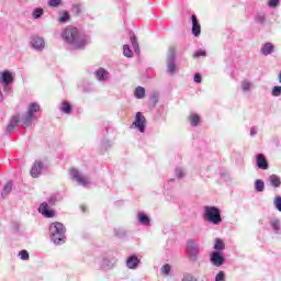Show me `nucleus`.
I'll return each instance as SVG.
<instances>
[{
	"instance_id": "6ab92c4d",
	"label": "nucleus",
	"mask_w": 281,
	"mask_h": 281,
	"mask_svg": "<svg viewBox=\"0 0 281 281\" xmlns=\"http://www.w3.org/2000/svg\"><path fill=\"white\" fill-rule=\"evenodd\" d=\"M58 109L65 115H71L74 111V108L71 106V103H69V101H63L61 103H59Z\"/></svg>"
},
{
	"instance_id": "72a5a7b5",
	"label": "nucleus",
	"mask_w": 281,
	"mask_h": 281,
	"mask_svg": "<svg viewBox=\"0 0 281 281\" xmlns=\"http://www.w3.org/2000/svg\"><path fill=\"white\" fill-rule=\"evenodd\" d=\"M149 101L155 106L157 104V102H159V92L151 93L149 97Z\"/></svg>"
},
{
	"instance_id": "423d86ee",
	"label": "nucleus",
	"mask_w": 281,
	"mask_h": 281,
	"mask_svg": "<svg viewBox=\"0 0 281 281\" xmlns=\"http://www.w3.org/2000/svg\"><path fill=\"white\" fill-rule=\"evenodd\" d=\"M175 71H177V48L170 46L167 53V72L173 76Z\"/></svg>"
},
{
	"instance_id": "603ef678",
	"label": "nucleus",
	"mask_w": 281,
	"mask_h": 281,
	"mask_svg": "<svg viewBox=\"0 0 281 281\" xmlns=\"http://www.w3.org/2000/svg\"><path fill=\"white\" fill-rule=\"evenodd\" d=\"M0 102H3V92L1 91V88H0Z\"/></svg>"
},
{
	"instance_id": "864d4df0",
	"label": "nucleus",
	"mask_w": 281,
	"mask_h": 281,
	"mask_svg": "<svg viewBox=\"0 0 281 281\" xmlns=\"http://www.w3.org/2000/svg\"><path fill=\"white\" fill-rule=\"evenodd\" d=\"M74 8H76L77 12H80V7H78V4H75Z\"/></svg>"
},
{
	"instance_id": "e433bc0d",
	"label": "nucleus",
	"mask_w": 281,
	"mask_h": 281,
	"mask_svg": "<svg viewBox=\"0 0 281 281\" xmlns=\"http://www.w3.org/2000/svg\"><path fill=\"white\" fill-rule=\"evenodd\" d=\"M271 94L273 95V98H280V95H281V86H274L272 88Z\"/></svg>"
},
{
	"instance_id": "aec40b11",
	"label": "nucleus",
	"mask_w": 281,
	"mask_h": 281,
	"mask_svg": "<svg viewBox=\"0 0 281 281\" xmlns=\"http://www.w3.org/2000/svg\"><path fill=\"white\" fill-rule=\"evenodd\" d=\"M274 50H276V46H274L273 43H271V42L265 43V44L262 45V47H261V54H262L263 56H270V54H271L272 52H274Z\"/></svg>"
},
{
	"instance_id": "cd10ccee",
	"label": "nucleus",
	"mask_w": 281,
	"mask_h": 281,
	"mask_svg": "<svg viewBox=\"0 0 281 281\" xmlns=\"http://www.w3.org/2000/svg\"><path fill=\"white\" fill-rule=\"evenodd\" d=\"M255 191L265 192V181L262 179H257L255 181Z\"/></svg>"
},
{
	"instance_id": "5fc2aeb1",
	"label": "nucleus",
	"mask_w": 281,
	"mask_h": 281,
	"mask_svg": "<svg viewBox=\"0 0 281 281\" xmlns=\"http://www.w3.org/2000/svg\"><path fill=\"white\" fill-rule=\"evenodd\" d=\"M279 82L281 83V74L279 75Z\"/></svg>"
},
{
	"instance_id": "3c124183",
	"label": "nucleus",
	"mask_w": 281,
	"mask_h": 281,
	"mask_svg": "<svg viewBox=\"0 0 281 281\" xmlns=\"http://www.w3.org/2000/svg\"><path fill=\"white\" fill-rule=\"evenodd\" d=\"M255 135H258V130L256 127L250 128V137H254Z\"/></svg>"
},
{
	"instance_id": "a18cd8bd",
	"label": "nucleus",
	"mask_w": 281,
	"mask_h": 281,
	"mask_svg": "<svg viewBox=\"0 0 281 281\" xmlns=\"http://www.w3.org/2000/svg\"><path fill=\"white\" fill-rule=\"evenodd\" d=\"M278 5H280V0H270L268 2L269 8H278Z\"/></svg>"
},
{
	"instance_id": "dca6fc26",
	"label": "nucleus",
	"mask_w": 281,
	"mask_h": 281,
	"mask_svg": "<svg viewBox=\"0 0 281 281\" xmlns=\"http://www.w3.org/2000/svg\"><path fill=\"white\" fill-rule=\"evenodd\" d=\"M14 82V77L10 70H4L0 72V83L1 85H12Z\"/></svg>"
},
{
	"instance_id": "f704fd0d",
	"label": "nucleus",
	"mask_w": 281,
	"mask_h": 281,
	"mask_svg": "<svg viewBox=\"0 0 281 281\" xmlns=\"http://www.w3.org/2000/svg\"><path fill=\"white\" fill-rule=\"evenodd\" d=\"M69 19H70L69 11H64L61 16L58 19V21L59 23H67Z\"/></svg>"
},
{
	"instance_id": "ea45409f",
	"label": "nucleus",
	"mask_w": 281,
	"mask_h": 281,
	"mask_svg": "<svg viewBox=\"0 0 281 281\" xmlns=\"http://www.w3.org/2000/svg\"><path fill=\"white\" fill-rule=\"evenodd\" d=\"M171 267L170 265L166 263L165 266L161 267L160 271L164 276H170V271H171Z\"/></svg>"
},
{
	"instance_id": "c85d7f7f",
	"label": "nucleus",
	"mask_w": 281,
	"mask_h": 281,
	"mask_svg": "<svg viewBox=\"0 0 281 281\" xmlns=\"http://www.w3.org/2000/svg\"><path fill=\"white\" fill-rule=\"evenodd\" d=\"M214 249L216 251H223L225 249V243L221 238L215 239Z\"/></svg>"
},
{
	"instance_id": "39448f33",
	"label": "nucleus",
	"mask_w": 281,
	"mask_h": 281,
	"mask_svg": "<svg viewBox=\"0 0 281 281\" xmlns=\"http://www.w3.org/2000/svg\"><path fill=\"white\" fill-rule=\"evenodd\" d=\"M58 201H60V198H58V195L56 194L50 195V198L48 199V203L44 202L40 205L38 207L40 214H42L46 218H54V211L49 210V205H56Z\"/></svg>"
},
{
	"instance_id": "a211bd4d",
	"label": "nucleus",
	"mask_w": 281,
	"mask_h": 281,
	"mask_svg": "<svg viewBox=\"0 0 281 281\" xmlns=\"http://www.w3.org/2000/svg\"><path fill=\"white\" fill-rule=\"evenodd\" d=\"M110 74L104 68H99L94 71V78L99 80V82H108Z\"/></svg>"
},
{
	"instance_id": "8fccbe9b",
	"label": "nucleus",
	"mask_w": 281,
	"mask_h": 281,
	"mask_svg": "<svg viewBox=\"0 0 281 281\" xmlns=\"http://www.w3.org/2000/svg\"><path fill=\"white\" fill-rule=\"evenodd\" d=\"M194 82L201 85V74L196 72L193 78Z\"/></svg>"
},
{
	"instance_id": "b1692460",
	"label": "nucleus",
	"mask_w": 281,
	"mask_h": 281,
	"mask_svg": "<svg viewBox=\"0 0 281 281\" xmlns=\"http://www.w3.org/2000/svg\"><path fill=\"white\" fill-rule=\"evenodd\" d=\"M270 227L274 232V234H280L281 226H280V220L278 217H272L270 220Z\"/></svg>"
},
{
	"instance_id": "412c9836",
	"label": "nucleus",
	"mask_w": 281,
	"mask_h": 281,
	"mask_svg": "<svg viewBox=\"0 0 281 281\" xmlns=\"http://www.w3.org/2000/svg\"><path fill=\"white\" fill-rule=\"evenodd\" d=\"M137 218L140 225H144L145 227H150V217L146 213L139 212L137 214Z\"/></svg>"
},
{
	"instance_id": "c9c22d12",
	"label": "nucleus",
	"mask_w": 281,
	"mask_h": 281,
	"mask_svg": "<svg viewBox=\"0 0 281 281\" xmlns=\"http://www.w3.org/2000/svg\"><path fill=\"white\" fill-rule=\"evenodd\" d=\"M43 8H36L34 11H33V19H41L43 16Z\"/></svg>"
},
{
	"instance_id": "a878e982",
	"label": "nucleus",
	"mask_w": 281,
	"mask_h": 281,
	"mask_svg": "<svg viewBox=\"0 0 281 281\" xmlns=\"http://www.w3.org/2000/svg\"><path fill=\"white\" fill-rule=\"evenodd\" d=\"M268 181L272 188H280L281 186V179L278 177V175H271L268 177Z\"/></svg>"
},
{
	"instance_id": "0eeeda50",
	"label": "nucleus",
	"mask_w": 281,
	"mask_h": 281,
	"mask_svg": "<svg viewBox=\"0 0 281 281\" xmlns=\"http://www.w3.org/2000/svg\"><path fill=\"white\" fill-rule=\"evenodd\" d=\"M199 243L195 239H189L187 241V256L191 262H196L199 260Z\"/></svg>"
},
{
	"instance_id": "c756f323",
	"label": "nucleus",
	"mask_w": 281,
	"mask_h": 281,
	"mask_svg": "<svg viewBox=\"0 0 281 281\" xmlns=\"http://www.w3.org/2000/svg\"><path fill=\"white\" fill-rule=\"evenodd\" d=\"M241 91L244 93L251 91V81H249V80L241 81Z\"/></svg>"
},
{
	"instance_id": "de8ad7c7",
	"label": "nucleus",
	"mask_w": 281,
	"mask_h": 281,
	"mask_svg": "<svg viewBox=\"0 0 281 281\" xmlns=\"http://www.w3.org/2000/svg\"><path fill=\"white\" fill-rule=\"evenodd\" d=\"M4 93L12 91V83H2Z\"/></svg>"
},
{
	"instance_id": "7c9ffc66",
	"label": "nucleus",
	"mask_w": 281,
	"mask_h": 281,
	"mask_svg": "<svg viewBox=\"0 0 281 281\" xmlns=\"http://www.w3.org/2000/svg\"><path fill=\"white\" fill-rule=\"evenodd\" d=\"M175 175L178 179H183L186 177V169H183L182 167H177L175 169Z\"/></svg>"
},
{
	"instance_id": "58836bf2",
	"label": "nucleus",
	"mask_w": 281,
	"mask_h": 281,
	"mask_svg": "<svg viewBox=\"0 0 281 281\" xmlns=\"http://www.w3.org/2000/svg\"><path fill=\"white\" fill-rule=\"evenodd\" d=\"M273 205L278 212H281V196L277 195L273 201Z\"/></svg>"
},
{
	"instance_id": "2eb2a0df",
	"label": "nucleus",
	"mask_w": 281,
	"mask_h": 281,
	"mask_svg": "<svg viewBox=\"0 0 281 281\" xmlns=\"http://www.w3.org/2000/svg\"><path fill=\"white\" fill-rule=\"evenodd\" d=\"M139 257H137V255H131L130 257H127L126 259V267L127 269H131L132 271H135V269H137V267H139Z\"/></svg>"
},
{
	"instance_id": "473e14b6",
	"label": "nucleus",
	"mask_w": 281,
	"mask_h": 281,
	"mask_svg": "<svg viewBox=\"0 0 281 281\" xmlns=\"http://www.w3.org/2000/svg\"><path fill=\"white\" fill-rule=\"evenodd\" d=\"M101 147L103 148V150H109V148L113 147V142H111L109 139H103L101 142Z\"/></svg>"
},
{
	"instance_id": "37998d69",
	"label": "nucleus",
	"mask_w": 281,
	"mask_h": 281,
	"mask_svg": "<svg viewBox=\"0 0 281 281\" xmlns=\"http://www.w3.org/2000/svg\"><path fill=\"white\" fill-rule=\"evenodd\" d=\"M21 260H30V252L27 250H21L19 252Z\"/></svg>"
},
{
	"instance_id": "f257e3e1",
	"label": "nucleus",
	"mask_w": 281,
	"mask_h": 281,
	"mask_svg": "<svg viewBox=\"0 0 281 281\" xmlns=\"http://www.w3.org/2000/svg\"><path fill=\"white\" fill-rule=\"evenodd\" d=\"M61 38L70 49H85L91 43V37L76 26L64 29Z\"/></svg>"
},
{
	"instance_id": "09e8293b",
	"label": "nucleus",
	"mask_w": 281,
	"mask_h": 281,
	"mask_svg": "<svg viewBox=\"0 0 281 281\" xmlns=\"http://www.w3.org/2000/svg\"><path fill=\"white\" fill-rule=\"evenodd\" d=\"M200 56H205V50L200 49L193 54V58H200Z\"/></svg>"
},
{
	"instance_id": "4c0bfd02",
	"label": "nucleus",
	"mask_w": 281,
	"mask_h": 281,
	"mask_svg": "<svg viewBox=\"0 0 281 281\" xmlns=\"http://www.w3.org/2000/svg\"><path fill=\"white\" fill-rule=\"evenodd\" d=\"M12 192V181H9L5 183L3 187V192L2 194H10Z\"/></svg>"
},
{
	"instance_id": "bb28decb",
	"label": "nucleus",
	"mask_w": 281,
	"mask_h": 281,
	"mask_svg": "<svg viewBox=\"0 0 281 281\" xmlns=\"http://www.w3.org/2000/svg\"><path fill=\"white\" fill-rule=\"evenodd\" d=\"M130 41L132 43V47L135 54H139V43H137V37L135 36V34L130 35Z\"/></svg>"
},
{
	"instance_id": "f8f14e48",
	"label": "nucleus",
	"mask_w": 281,
	"mask_h": 281,
	"mask_svg": "<svg viewBox=\"0 0 281 281\" xmlns=\"http://www.w3.org/2000/svg\"><path fill=\"white\" fill-rule=\"evenodd\" d=\"M211 262L213 267H223V265H225V257L221 251L215 250L211 252Z\"/></svg>"
},
{
	"instance_id": "7ed1b4c3",
	"label": "nucleus",
	"mask_w": 281,
	"mask_h": 281,
	"mask_svg": "<svg viewBox=\"0 0 281 281\" xmlns=\"http://www.w3.org/2000/svg\"><path fill=\"white\" fill-rule=\"evenodd\" d=\"M41 111V105L36 102L31 103L24 114L21 115V122L26 128L32 126L34 115Z\"/></svg>"
},
{
	"instance_id": "f03ea898",
	"label": "nucleus",
	"mask_w": 281,
	"mask_h": 281,
	"mask_svg": "<svg viewBox=\"0 0 281 281\" xmlns=\"http://www.w3.org/2000/svg\"><path fill=\"white\" fill-rule=\"evenodd\" d=\"M49 234H50V240L54 243V245H65L67 241V228L65 227V224L60 222H53L49 225Z\"/></svg>"
},
{
	"instance_id": "a19ab883",
	"label": "nucleus",
	"mask_w": 281,
	"mask_h": 281,
	"mask_svg": "<svg viewBox=\"0 0 281 281\" xmlns=\"http://www.w3.org/2000/svg\"><path fill=\"white\" fill-rule=\"evenodd\" d=\"M265 21H267V16L265 14L259 13L256 15V22L260 23L261 25L265 24Z\"/></svg>"
},
{
	"instance_id": "6e6552de",
	"label": "nucleus",
	"mask_w": 281,
	"mask_h": 281,
	"mask_svg": "<svg viewBox=\"0 0 281 281\" xmlns=\"http://www.w3.org/2000/svg\"><path fill=\"white\" fill-rule=\"evenodd\" d=\"M70 177L72 181H77L79 186H82V188H89L91 186V180H89V177L82 176L80 171L76 168L70 169Z\"/></svg>"
},
{
	"instance_id": "9d476101",
	"label": "nucleus",
	"mask_w": 281,
	"mask_h": 281,
	"mask_svg": "<svg viewBox=\"0 0 281 281\" xmlns=\"http://www.w3.org/2000/svg\"><path fill=\"white\" fill-rule=\"evenodd\" d=\"M115 265H117V259L113 255L103 256L101 261V269H103L104 271H109L113 269Z\"/></svg>"
},
{
	"instance_id": "20e7f679",
	"label": "nucleus",
	"mask_w": 281,
	"mask_h": 281,
	"mask_svg": "<svg viewBox=\"0 0 281 281\" xmlns=\"http://www.w3.org/2000/svg\"><path fill=\"white\" fill-rule=\"evenodd\" d=\"M204 218L212 225H221L223 217L221 216V209L216 206H204Z\"/></svg>"
},
{
	"instance_id": "79ce46f5",
	"label": "nucleus",
	"mask_w": 281,
	"mask_h": 281,
	"mask_svg": "<svg viewBox=\"0 0 281 281\" xmlns=\"http://www.w3.org/2000/svg\"><path fill=\"white\" fill-rule=\"evenodd\" d=\"M63 3V0H48L49 8H58Z\"/></svg>"
},
{
	"instance_id": "49530a36",
	"label": "nucleus",
	"mask_w": 281,
	"mask_h": 281,
	"mask_svg": "<svg viewBox=\"0 0 281 281\" xmlns=\"http://www.w3.org/2000/svg\"><path fill=\"white\" fill-rule=\"evenodd\" d=\"M215 281H225V272L220 271L215 277Z\"/></svg>"
},
{
	"instance_id": "5701e85b",
	"label": "nucleus",
	"mask_w": 281,
	"mask_h": 281,
	"mask_svg": "<svg viewBox=\"0 0 281 281\" xmlns=\"http://www.w3.org/2000/svg\"><path fill=\"white\" fill-rule=\"evenodd\" d=\"M188 120L193 128L201 124V116L194 112L189 115Z\"/></svg>"
},
{
	"instance_id": "2f4dec72",
	"label": "nucleus",
	"mask_w": 281,
	"mask_h": 281,
	"mask_svg": "<svg viewBox=\"0 0 281 281\" xmlns=\"http://www.w3.org/2000/svg\"><path fill=\"white\" fill-rule=\"evenodd\" d=\"M123 55L126 56V58H133V50H131V46H123Z\"/></svg>"
},
{
	"instance_id": "ddd939ff",
	"label": "nucleus",
	"mask_w": 281,
	"mask_h": 281,
	"mask_svg": "<svg viewBox=\"0 0 281 281\" xmlns=\"http://www.w3.org/2000/svg\"><path fill=\"white\" fill-rule=\"evenodd\" d=\"M43 170H45V165L41 160H36L31 169V177L38 179Z\"/></svg>"
},
{
	"instance_id": "1a4fd4ad",
	"label": "nucleus",
	"mask_w": 281,
	"mask_h": 281,
	"mask_svg": "<svg viewBox=\"0 0 281 281\" xmlns=\"http://www.w3.org/2000/svg\"><path fill=\"white\" fill-rule=\"evenodd\" d=\"M131 128H136L140 133H146V116L142 112H137Z\"/></svg>"
},
{
	"instance_id": "393cba45",
	"label": "nucleus",
	"mask_w": 281,
	"mask_h": 281,
	"mask_svg": "<svg viewBox=\"0 0 281 281\" xmlns=\"http://www.w3.org/2000/svg\"><path fill=\"white\" fill-rule=\"evenodd\" d=\"M134 95L137 100H144L146 98V89L142 86L136 87Z\"/></svg>"
},
{
	"instance_id": "4be33fe9",
	"label": "nucleus",
	"mask_w": 281,
	"mask_h": 281,
	"mask_svg": "<svg viewBox=\"0 0 281 281\" xmlns=\"http://www.w3.org/2000/svg\"><path fill=\"white\" fill-rule=\"evenodd\" d=\"M19 120H20L19 115L12 116L10 123L7 126L8 135H12V131H14V128H16V126L19 124Z\"/></svg>"
},
{
	"instance_id": "9b49d317",
	"label": "nucleus",
	"mask_w": 281,
	"mask_h": 281,
	"mask_svg": "<svg viewBox=\"0 0 281 281\" xmlns=\"http://www.w3.org/2000/svg\"><path fill=\"white\" fill-rule=\"evenodd\" d=\"M31 46L36 52H43L45 49V40L38 35H33L31 37Z\"/></svg>"
},
{
	"instance_id": "c03bdc74",
	"label": "nucleus",
	"mask_w": 281,
	"mask_h": 281,
	"mask_svg": "<svg viewBox=\"0 0 281 281\" xmlns=\"http://www.w3.org/2000/svg\"><path fill=\"white\" fill-rule=\"evenodd\" d=\"M181 281H196V279L192 273H184Z\"/></svg>"
},
{
	"instance_id": "f3484780",
	"label": "nucleus",
	"mask_w": 281,
	"mask_h": 281,
	"mask_svg": "<svg viewBox=\"0 0 281 281\" xmlns=\"http://www.w3.org/2000/svg\"><path fill=\"white\" fill-rule=\"evenodd\" d=\"M191 23H192L191 32L193 36L195 37L201 36V24L199 23L196 15L194 14L191 15Z\"/></svg>"
},
{
	"instance_id": "4468645a",
	"label": "nucleus",
	"mask_w": 281,
	"mask_h": 281,
	"mask_svg": "<svg viewBox=\"0 0 281 281\" xmlns=\"http://www.w3.org/2000/svg\"><path fill=\"white\" fill-rule=\"evenodd\" d=\"M256 166L259 170H269V161L265 154H257L256 156Z\"/></svg>"
}]
</instances>
